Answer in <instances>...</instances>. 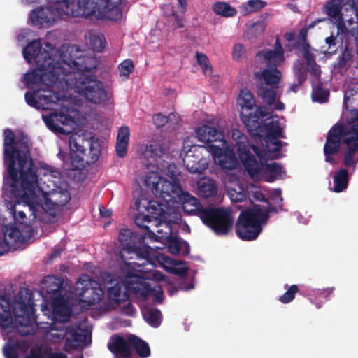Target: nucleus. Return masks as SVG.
Segmentation results:
<instances>
[{"label":"nucleus","mask_w":358,"mask_h":358,"mask_svg":"<svg viewBox=\"0 0 358 358\" xmlns=\"http://www.w3.org/2000/svg\"><path fill=\"white\" fill-rule=\"evenodd\" d=\"M273 89L268 88V85L264 84H259L257 86V95L268 106H272L276 99V92Z\"/></svg>","instance_id":"nucleus-38"},{"label":"nucleus","mask_w":358,"mask_h":358,"mask_svg":"<svg viewBox=\"0 0 358 358\" xmlns=\"http://www.w3.org/2000/svg\"><path fill=\"white\" fill-rule=\"evenodd\" d=\"M118 239L123 247V252L134 254L138 259H143L142 264H150L155 265L157 262L161 264L178 265L180 262L173 260L169 257L154 250L151 247L145 245L144 237L136 236L127 229H122L119 234Z\"/></svg>","instance_id":"nucleus-7"},{"label":"nucleus","mask_w":358,"mask_h":358,"mask_svg":"<svg viewBox=\"0 0 358 358\" xmlns=\"http://www.w3.org/2000/svg\"><path fill=\"white\" fill-rule=\"evenodd\" d=\"M344 0H330L324 6V11L331 20L343 17L342 8Z\"/></svg>","instance_id":"nucleus-36"},{"label":"nucleus","mask_w":358,"mask_h":358,"mask_svg":"<svg viewBox=\"0 0 358 358\" xmlns=\"http://www.w3.org/2000/svg\"><path fill=\"white\" fill-rule=\"evenodd\" d=\"M344 143L347 145V150L357 152L358 150V129H354L352 134L345 138Z\"/></svg>","instance_id":"nucleus-50"},{"label":"nucleus","mask_w":358,"mask_h":358,"mask_svg":"<svg viewBox=\"0 0 358 358\" xmlns=\"http://www.w3.org/2000/svg\"><path fill=\"white\" fill-rule=\"evenodd\" d=\"M131 349L134 348L136 354L141 358H147L150 355V348L147 342L134 334L129 335Z\"/></svg>","instance_id":"nucleus-33"},{"label":"nucleus","mask_w":358,"mask_h":358,"mask_svg":"<svg viewBox=\"0 0 358 358\" xmlns=\"http://www.w3.org/2000/svg\"><path fill=\"white\" fill-rule=\"evenodd\" d=\"M244 52V45L240 43L235 44L233 48V58L238 60Z\"/></svg>","instance_id":"nucleus-62"},{"label":"nucleus","mask_w":358,"mask_h":358,"mask_svg":"<svg viewBox=\"0 0 358 358\" xmlns=\"http://www.w3.org/2000/svg\"><path fill=\"white\" fill-rule=\"evenodd\" d=\"M108 348L114 358H131L132 351L129 342V336L125 338L119 334L113 335L108 343Z\"/></svg>","instance_id":"nucleus-23"},{"label":"nucleus","mask_w":358,"mask_h":358,"mask_svg":"<svg viewBox=\"0 0 358 358\" xmlns=\"http://www.w3.org/2000/svg\"><path fill=\"white\" fill-rule=\"evenodd\" d=\"M55 47L50 43H44L42 46L39 40H34L23 48V57L30 62L34 60L36 65L43 66L46 62H56L52 55Z\"/></svg>","instance_id":"nucleus-16"},{"label":"nucleus","mask_w":358,"mask_h":358,"mask_svg":"<svg viewBox=\"0 0 358 358\" xmlns=\"http://www.w3.org/2000/svg\"><path fill=\"white\" fill-rule=\"evenodd\" d=\"M143 318L152 327L156 328L161 324L162 313L157 308H147L143 313Z\"/></svg>","instance_id":"nucleus-40"},{"label":"nucleus","mask_w":358,"mask_h":358,"mask_svg":"<svg viewBox=\"0 0 358 358\" xmlns=\"http://www.w3.org/2000/svg\"><path fill=\"white\" fill-rule=\"evenodd\" d=\"M171 115L173 114H170L169 116L163 115L162 113H157L153 117L154 124L157 127H162L164 126L169 122Z\"/></svg>","instance_id":"nucleus-58"},{"label":"nucleus","mask_w":358,"mask_h":358,"mask_svg":"<svg viewBox=\"0 0 358 358\" xmlns=\"http://www.w3.org/2000/svg\"><path fill=\"white\" fill-rule=\"evenodd\" d=\"M266 130V150H264L265 153L267 152L274 153L278 152L283 145H286V143H283L276 138V136H279L280 134L281 127H280L278 122H271L264 124Z\"/></svg>","instance_id":"nucleus-24"},{"label":"nucleus","mask_w":358,"mask_h":358,"mask_svg":"<svg viewBox=\"0 0 358 358\" xmlns=\"http://www.w3.org/2000/svg\"><path fill=\"white\" fill-rule=\"evenodd\" d=\"M307 64V69L310 73L315 77H320L321 75L320 66L316 63V61L311 62Z\"/></svg>","instance_id":"nucleus-60"},{"label":"nucleus","mask_w":358,"mask_h":358,"mask_svg":"<svg viewBox=\"0 0 358 358\" xmlns=\"http://www.w3.org/2000/svg\"><path fill=\"white\" fill-rule=\"evenodd\" d=\"M41 287L43 292L52 296L61 295L63 280L60 278L54 275L45 276L41 282Z\"/></svg>","instance_id":"nucleus-31"},{"label":"nucleus","mask_w":358,"mask_h":358,"mask_svg":"<svg viewBox=\"0 0 358 358\" xmlns=\"http://www.w3.org/2000/svg\"><path fill=\"white\" fill-rule=\"evenodd\" d=\"M70 159L73 170H81L85 165L96 162L101 152L99 141L94 137L85 138L73 134L69 137Z\"/></svg>","instance_id":"nucleus-9"},{"label":"nucleus","mask_w":358,"mask_h":358,"mask_svg":"<svg viewBox=\"0 0 358 358\" xmlns=\"http://www.w3.org/2000/svg\"><path fill=\"white\" fill-rule=\"evenodd\" d=\"M198 194L203 198L213 197L217 192V188L213 180L203 179L198 182Z\"/></svg>","instance_id":"nucleus-35"},{"label":"nucleus","mask_w":358,"mask_h":358,"mask_svg":"<svg viewBox=\"0 0 358 358\" xmlns=\"http://www.w3.org/2000/svg\"><path fill=\"white\" fill-rule=\"evenodd\" d=\"M348 172L345 169H341L334 176L335 192H341L348 187Z\"/></svg>","instance_id":"nucleus-37"},{"label":"nucleus","mask_w":358,"mask_h":358,"mask_svg":"<svg viewBox=\"0 0 358 358\" xmlns=\"http://www.w3.org/2000/svg\"><path fill=\"white\" fill-rule=\"evenodd\" d=\"M293 72L299 84H303L306 80V73L302 64H295Z\"/></svg>","instance_id":"nucleus-55"},{"label":"nucleus","mask_w":358,"mask_h":358,"mask_svg":"<svg viewBox=\"0 0 358 358\" xmlns=\"http://www.w3.org/2000/svg\"><path fill=\"white\" fill-rule=\"evenodd\" d=\"M76 294L80 303L87 306L98 303L103 296V291L99 282L94 280L88 275H83L76 282Z\"/></svg>","instance_id":"nucleus-14"},{"label":"nucleus","mask_w":358,"mask_h":358,"mask_svg":"<svg viewBox=\"0 0 358 358\" xmlns=\"http://www.w3.org/2000/svg\"><path fill=\"white\" fill-rule=\"evenodd\" d=\"M16 138L14 132L10 129L4 130V163L7 166L8 174L12 180L11 187L17 188L18 184L17 170L15 166V145Z\"/></svg>","instance_id":"nucleus-17"},{"label":"nucleus","mask_w":358,"mask_h":358,"mask_svg":"<svg viewBox=\"0 0 358 358\" xmlns=\"http://www.w3.org/2000/svg\"><path fill=\"white\" fill-rule=\"evenodd\" d=\"M160 149L157 145H146L143 155L145 158H156L159 156Z\"/></svg>","instance_id":"nucleus-56"},{"label":"nucleus","mask_w":358,"mask_h":358,"mask_svg":"<svg viewBox=\"0 0 358 358\" xmlns=\"http://www.w3.org/2000/svg\"><path fill=\"white\" fill-rule=\"evenodd\" d=\"M334 23L336 25V34L338 36L340 34L350 35L351 36H354L356 34V30L358 29V24L357 25L356 28L352 27L348 29L346 27L343 17L340 18L338 17V19L334 20Z\"/></svg>","instance_id":"nucleus-45"},{"label":"nucleus","mask_w":358,"mask_h":358,"mask_svg":"<svg viewBox=\"0 0 358 358\" xmlns=\"http://www.w3.org/2000/svg\"><path fill=\"white\" fill-rule=\"evenodd\" d=\"M44 122L50 130L64 134L65 131L62 126L71 125L75 122V120L69 114V109L64 108L61 110L52 113L49 116L44 117Z\"/></svg>","instance_id":"nucleus-22"},{"label":"nucleus","mask_w":358,"mask_h":358,"mask_svg":"<svg viewBox=\"0 0 358 358\" xmlns=\"http://www.w3.org/2000/svg\"><path fill=\"white\" fill-rule=\"evenodd\" d=\"M118 69L121 76L127 78L130 73L134 71V64L131 59H127L121 62L118 66Z\"/></svg>","instance_id":"nucleus-49"},{"label":"nucleus","mask_w":358,"mask_h":358,"mask_svg":"<svg viewBox=\"0 0 358 358\" xmlns=\"http://www.w3.org/2000/svg\"><path fill=\"white\" fill-rule=\"evenodd\" d=\"M145 184L155 196L171 203L173 206L176 204L181 205L183 210L188 214H196L199 217L201 209L204 208L198 199L182 189L177 180L171 182L157 172L150 171L145 177Z\"/></svg>","instance_id":"nucleus-2"},{"label":"nucleus","mask_w":358,"mask_h":358,"mask_svg":"<svg viewBox=\"0 0 358 358\" xmlns=\"http://www.w3.org/2000/svg\"><path fill=\"white\" fill-rule=\"evenodd\" d=\"M196 57L197 62L202 68L204 74L210 75L213 73V69L207 56L203 53L196 52Z\"/></svg>","instance_id":"nucleus-47"},{"label":"nucleus","mask_w":358,"mask_h":358,"mask_svg":"<svg viewBox=\"0 0 358 358\" xmlns=\"http://www.w3.org/2000/svg\"><path fill=\"white\" fill-rule=\"evenodd\" d=\"M122 0H101L102 17L109 20H118L122 16L120 3Z\"/></svg>","instance_id":"nucleus-29"},{"label":"nucleus","mask_w":358,"mask_h":358,"mask_svg":"<svg viewBox=\"0 0 358 358\" xmlns=\"http://www.w3.org/2000/svg\"><path fill=\"white\" fill-rule=\"evenodd\" d=\"M66 333L71 336V337L67 338L65 340L63 348L64 350L67 352H70L71 351L77 349L80 343L83 342L85 339V335L73 328L67 329Z\"/></svg>","instance_id":"nucleus-34"},{"label":"nucleus","mask_w":358,"mask_h":358,"mask_svg":"<svg viewBox=\"0 0 358 358\" xmlns=\"http://www.w3.org/2000/svg\"><path fill=\"white\" fill-rule=\"evenodd\" d=\"M129 127L127 126L121 127L118 130L117 142L129 143Z\"/></svg>","instance_id":"nucleus-57"},{"label":"nucleus","mask_w":358,"mask_h":358,"mask_svg":"<svg viewBox=\"0 0 358 358\" xmlns=\"http://www.w3.org/2000/svg\"><path fill=\"white\" fill-rule=\"evenodd\" d=\"M127 143H121L116 141L115 151L116 154L119 157H124L126 156L128 148Z\"/></svg>","instance_id":"nucleus-61"},{"label":"nucleus","mask_w":358,"mask_h":358,"mask_svg":"<svg viewBox=\"0 0 358 358\" xmlns=\"http://www.w3.org/2000/svg\"><path fill=\"white\" fill-rule=\"evenodd\" d=\"M126 291L122 292V285L116 283L108 289L109 299L117 304L129 300V294L132 292L137 298L146 300L148 294L153 290L146 280L132 272L129 271L125 275Z\"/></svg>","instance_id":"nucleus-11"},{"label":"nucleus","mask_w":358,"mask_h":358,"mask_svg":"<svg viewBox=\"0 0 358 358\" xmlns=\"http://www.w3.org/2000/svg\"><path fill=\"white\" fill-rule=\"evenodd\" d=\"M266 27V24L264 20L257 21L252 25V29L255 34H262Z\"/></svg>","instance_id":"nucleus-63"},{"label":"nucleus","mask_w":358,"mask_h":358,"mask_svg":"<svg viewBox=\"0 0 358 358\" xmlns=\"http://www.w3.org/2000/svg\"><path fill=\"white\" fill-rule=\"evenodd\" d=\"M307 29L303 28L300 29L297 40L292 45L293 48H297L300 50L306 64L315 60V55L310 52V45L307 41Z\"/></svg>","instance_id":"nucleus-28"},{"label":"nucleus","mask_w":358,"mask_h":358,"mask_svg":"<svg viewBox=\"0 0 358 358\" xmlns=\"http://www.w3.org/2000/svg\"><path fill=\"white\" fill-rule=\"evenodd\" d=\"M257 56L262 57L266 62V66H273L277 64V66L284 61V57H281L274 50H264L259 51Z\"/></svg>","instance_id":"nucleus-39"},{"label":"nucleus","mask_w":358,"mask_h":358,"mask_svg":"<svg viewBox=\"0 0 358 358\" xmlns=\"http://www.w3.org/2000/svg\"><path fill=\"white\" fill-rule=\"evenodd\" d=\"M167 231L163 233L160 230H157V234H154L155 240L162 243L167 244L169 251L173 255L180 254L181 250V241L176 236H172L171 225H165Z\"/></svg>","instance_id":"nucleus-26"},{"label":"nucleus","mask_w":358,"mask_h":358,"mask_svg":"<svg viewBox=\"0 0 358 358\" xmlns=\"http://www.w3.org/2000/svg\"><path fill=\"white\" fill-rule=\"evenodd\" d=\"M164 201L160 203L147 198L136 200L135 204L138 214L134 217V224L153 221L157 222V224H180L182 215L178 208L171 203Z\"/></svg>","instance_id":"nucleus-4"},{"label":"nucleus","mask_w":358,"mask_h":358,"mask_svg":"<svg viewBox=\"0 0 358 358\" xmlns=\"http://www.w3.org/2000/svg\"><path fill=\"white\" fill-rule=\"evenodd\" d=\"M31 142L27 136L22 134L17 138L15 145V162H18L17 177L20 180L24 193L21 195H34L38 187L37 169L35 167L29 152Z\"/></svg>","instance_id":"nucleus-3"},{"label":"nucleus","mask_w":358,"mask_h":358,"mask_svg":"<svg viewBox=\"0 0 358 358\" xmlns=\"http://www.w3.org/2000/svg\"><path fill=\"white\" fill-rule=\"evenodd\" d=\"M212 231L217 236H226L229 234L233 228V225H207Z\"/></svg>","instance_id":"nucleus-52"},{"label":"nucleus","mask_w":358,"mask_h":358,"mask_svg":"<svg viewBox=\"0 0 358 358\" xmlns=\"http://www.w3.org/2000/svg\"><path fill=\"white\" fill-rule=\"evenodd\" d=\"M311 96L313 101L323 103L328 101L329 92L320 83L313 88Z\"/></svg>","instance_id":"nucleus-44"},{"label":"nucleus","mask_w":358,"mask_h":358,"mask_svg":"<svg viewBox=\"0 0 358 358\" xmlns=\"http://www.w3.org/2000/svg\"><path fill=\"white\" fill-rule=\"evenodd\" d=\"M3 350L6 358H19L16 350L12 346L5 348Z\"/></svg>","instance_id":"nucleus-64"},{"label":"nucleus","mask_w":358,"mask_h":358,"mask_svg":"<svg viewBox=\"0 0 358 358\" xmlns=\"http://www.w3.org/2000/svg\"><path fill=\"white\" fill-rule=\"evenodd\" d=\"M353 56V50L351 48L349 47V45H345L344 50L342 54L338 56L336 59V62L334 64V67L336 68H343L346 66L348 62H349Z\"/></svg>","instance_id":"nucleus-43"},{"label":"nucleus","mask_w":358,"mask_h":358,"mask_svg":"<svg viewBox=\"0 0 358 358\" xmlns=\"http://www.w3.org/2000/svg\"><path fill=\"white\" fill-rule=\"evenodd\" d=\"M238 103L241 106V118L250 131L260 128V118L265 117L268 113L266 108L255 104L252 94L247 89L241 90Z\"/></svg>","instance_id":"nucleus-13"},{"label":"nucleus","mask_w":358,"mask_h":358,"mask_svg":"<svg viewBox=\"0 0 358 358\" xmlns=\"http://www.w3.org/2000/svg\"><path fill=\"white\" fill-rule=\"evenodd\" d=\"M356 152L347 150L343 159V162L346 166L350 167V166H355L357 164V161L355 160V153Z\"/></svg>","instance_id":"nucleus-59"},{"label":"nucleus","mask_w":358,"mask_h":358,"mask_svg":"<svg viewBox=\"0 0 358 358\" xmlns=\"http://www.w3.org/2000/svg\"><path fill=\"white\" fill-rule=\"evenodd\" d=\"M15 300L11 306L10 299L6 295H0V323L5 322L11 315L12 308L18 331L22 336L32 335L35 333L36 317L33 304L27 303L22 300Z\"/></svg>","instance_id":"nucleus-6"},{"label":"nucleus","mask_w":358,"mask_h":358,"mask_svg":"<svg viewBox=\"0 0 358 358\" xmlns=\"http://www.w3.org/2000/svg\"><path fill=\"white\" fill-rule=\"evenodd\" d=\"M238 192H236V189H231L229 192L230 199L234 202H242L246 199V194L243 187L240 186L238 187Z\"/></svg>","instance_id":"nucleus-54"},{"label":"nucleus","mask_w":358,"mask_h":358,"mask_svg":"<svg viewBox=\"0 0 358 358\" xmlns=\"http://www.w3.org/2000/svg\"><path fill=\"white\" fill-rule=\"evenodd\" d=\"M232 138L236 141V145L238 157L248 173L253 176L261 171V165L257 157L262 162L266 160V154L259 147L250 143L246 136L238 129L233 130Z\"/></svg>","instance_id":"nucleus-10"},{"label":"nucleus","mask_w":358,"mask_h":358,"mask_svg":"<svg viewBox=\"0 0 358 358\" xmlns=\"http://www.w3.org/2000/svg\"><path fill=\"white\" fill-rule=\"evenodd\" d=\"M71 57L64 55L60 60L46 62L43 66L36 65V68L25 75L27 86L43 84L48 87L57 83H65L68 71H72L70 66Z\"/></svg>","instance_id":"nucleus-8"},{"label":"nucleus","mask_w":358,"mask_h":358,"mask_svg":"<svg viewBox=\"0 0 358 358\" xmlns=\"http://www.w3.org/2000/svg\"><path fill=\"white\" fill-rule=\"evenodd\" d=\"M236 233L243 241L255 240L262 231V225H236Z\"/></svg>","instance_id":"nucleus-32"},{"label":"nucleus","mask_w":358,"mask_h":358,"mask_svg":"<svg viewBox=\"0 0 358 358\" xmlns=\"http://www.w3.org/2000/svg\"><path fill=\"white\" fill-rule=\"evenodd\" d=\"M344 134V126L336 123L328 131L326 143L324 145V155L325 162L335 164L336 161L333 157L338 153L341 148V140Z\"/></svg>","instance_id":"nucleus-20"},{"label":"nucleus","mask_w":358,"mask_h":358,"mask_svg":"<svg viewBox=\"0 0 358 358\" xmlns=\"http://www.w3.org/2000/svg\"><path fill=\"white\" fill-rule=\"evenodd\" d=\"M83 57L70 59L72 71H68L64 84L68 88L74 89L87 102L94 105H106L110 97L104 84L95 76L88 74L92 68L86 66Z\"/></svg>","instance_id":"nucleus-1"},{"label":"nucleus","mask_w":358,"mask_h":358,"mask_svg":"<svg viewBox=\"0 0 358 358\" xmlns=\"http://www.w3.org/2000/svg\"><path fill=\"white\" fill-rule=\"evenodd\" d=\"M213 10L216 14L224 17H233L237 13L234 8H232L226 2H217L214 3Z\"/></svg>","instance_id":"nucleus-41"},{"label":"nucleus","mask_w":358,"mask_h":358,"mask_svg":"<svg viewBox=\"0 0 358 358\" xmlns=\"http://www.w3.org/2000/svg\"><path fill=\"white\" fill-rule=\"evenodd\" d=\"M49 6L39 7L30 13V20L34 25L49 27L58 19L88 17L89 11L80 8L79 3H69L67 1L48 0Z\"/></svg>","instance_id":"nucleus-5"},{"label":"nucleus","mask_w":358,"mask_h":358,"mask_svg":"<svg viewBox=\"0 0 358 358\" xmlns=\"http://www.w3.org/2000/svg\"><path fill=\"white\" fill-rule=\"evenodd\" d=\"M53 197L55 203L58 206H64L71 200V195L66 189L54 194Z\"/></svg>","instance_id":"nucleus-51"},{"label":"nucleus","mask_w":358,"mask_h":358,"mask_svg":"<svg viewBox=\"0 0 358 358\" xmlns=\"http://www.w3.org/2000/svg\"><path fill=\"white\" fill-rule=\"evenodd\" d=\"M264 172L268 175V178L266 180L267 182H273L282 172V166L280 164L273 162L266 164L264 168Z\"/></svg>","instance_id":"nucleus-42"},{"label":"nucleus","mask_w":358,"mask_h":358,"mask_svg":"<svg viewBox=\"0 0 358 358\" xmlns=\"http://www.w3.org/2000/svg\"><path fill=\"white\" fill-rule=\"evenodd\" d=\"M183 164L191 173L202 174L210 162V151L205 145H192L186 151Z\"/></svg>","instance_id":"nucleus-15"},{"label":"nucleus","mask_w":358,"mask_h":358,"mask_svg":"<svg viewBox=\"0 0 358 358\" xmlns=\"http://www.w3.org/2000/svg\"><path fill=\"white\" fill-rule=\"evenodd\" d=\"M222 146L217 145H210V155L214 159L215 163L221 169L224 170H234L238 164V160L233 148L227 143L222 144Z\"/></svg>","instance_id":"nucleus-19"},{"label":"nucleus","mask_w":358,"mask_h":358,"mask_svg":"<svg viewBox=\"0 0 358 358\" xmlns=\"http://www.w3.org/2000/svg\"><path fill=\"white\" fill-rule=\"evenodd\" d=\"M196 132L198 139L206 143L208 150H210V145H214V142L219 141L222 144L226 143L223 134L213 127L203 125L198 127Z\"/></svg>","instance_id":"nucleus-25"},{"label":"nucleus","mask_w":358,"mask_h":358,"mask_svg":"<svg viewBox=\"0 0 358 358\" xmlns=\"http://www.w3.org/2000/svg\"><path fill=\"white\" fill-rule=\"evenodd\" d=\"M282 73L278 69L277 64L273 66H266L261 73H256L255 77L264 80L265 85H269L272 88H278L282 78Z\"/></svg>","instance_id":"nucleus-27"},{"label":"nucleus","mask_w":358,"mask_h":358,"mask_svg":"<svg viewBox=\"0 0 358 358\" xmlns=\"http://www.w3.org/2000/svg\"><path fill=\"white\" fill-rule=\"evenodd\" d=\"M265 5L266 3L261 0H249L244 7L246 12L252 13L264 8Z\"/></svg>","instance_id":"nucleus-53"},{"label":"nucleus","mask_w":358,"mask_h":358,"mask_svg":"<svg viewBox=\"0 0 358 358\" xmlns=\"http://www.w3.org/2000/svg\"><path fill=\"white\" fill-rule=\"evenodd\" d=\"M0 255L24 248L34 236L33 225H0Z\"/></svg>","instance_id":"nucleus-12"},{"label":"nucleus","mask_w":358,"mask_h":358,"mask_svg":"<svg viewBox=\"0 0 358 358\" xmlns=\"http://www.w3.org/2000/svg\"><path fill=\"white\" fill-rule=\"evenodd\" d=\"M90 42L94 51L100 52L104 48L105 38L103 34H91Z\"/></svg>","instance_id":"nucleus-46"},{"label":"nucleus","mask_w":358,"mask_h":358,"mask_svg":"<svg viewBox=\"0 0 358 358\" xmlns=\"http://www.w3.org/2000/svg\"><path fill=\"white\" fill-rule=\"evenodd\" d=\"M199 217L203 224H234V217L230 208L208 206L201 208Z\"/></svg>","instance_id":"nucleus-21"},{"label":"nucleus","mask_w":358,"mask_h":358,"mask_svg":"<svg viewBox=\"0 0 358 358\" xmlns=\"http://www.w3.org/2000/svg\"><path fill=\"white\" fill-rule=\"evenodd\" d=\"M26 103L31 107L37 110H49L57 104L60 99L58 93L42 89L35 90L34 92H27L24 94Z\"/></svg>","instance_id":"nucleus-18"},{"label":"nucleus","mask_w":358,"mask_h":358,"mask_svg":"<svg viewBox=\"0 0 358 358\" xmlns=\"http://www.w3.org/2000/svg\"><path fill=\"white\" fill-rule=\"evenodd\" d=\"M299 292L298 285H292L288 287L285 293L279 297V301L285 304L289 303L294 300L296 294Z\"/></svg>","instance_id":"nucleus-48"},{"label":"nucleus","mask_w":358,"mask_h":358,"mask_svg":"<svg viewBox=\"0 0 358 358\" xmlns=\"http://www.w3.org/2000/svg\"><path fill=\"white\" fill-rule=\"evenodd\" d=\"M268 214L261 210H246L241 211L236 224H264L267 221Z\"/></svg>","instance_id":"nucleus-30"}]
</instances>
